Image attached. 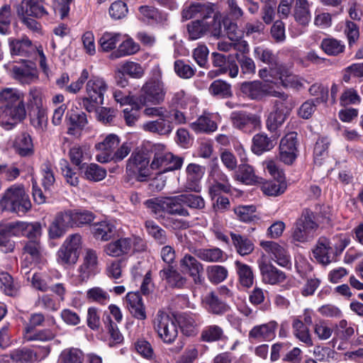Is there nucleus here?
Wrapping results in <instances>:
<instances>
[{"label": "nucleus", "mask_w": 363, "mask_h": 363, "mask_svg": "<svg viewBox=\"0 0 363 363\" xmlns=\"http://www.w3.org/2000/svg\"><path fill=\"white\" fill-rule=\"evenodd\" d=\"M31 202L23 184L9 187L0 199L1 211L25 214L31 208Z\"/></svg>", "instance_id": "1"}, {"label": "nucleus", "mask_w": 363, "mask_h": 363, "mask_svg": "<svg viewBox=\"0 0 363 363\" xmlns=\"http://www.w3.org/2000/svg\"><path fill=\"white\" fill-rule=\"evenodd\" d=\"M108 86L104 78L91 76L86 84V96L79 98L80 104L87 112H94L96 108L104 104V94Z\"/></svg>", "instance_id": "2"}, {"label": "nucleus", "mask_w": 363, "mask_h": 363, "mask_svg": "<svg viewBox=\"0 0 363 363\" xmlns=\"http://www.w3.org/2000/svg\"><path fill=\"white\" fill-rule=\"evenodd\" d=\"M318 225L313 220V213L309 209H304L296 220L291 230V238L293 242L305 243L315 236Z\"/></svg>", "instance_id": "3"}, {"label": "nucleus", "mask_w": 363, "mask_h": 363, "mask_svg": "<svg viewBox=\"0 0 363 363\" xmlns=\"http://www.w3.org/2000/svg\"><path fill=\"white\" fill-rule=\"evenodd\" d=\"M165 95L166 89L163 82L150 78L142 86L136 100L144 106L148 104L158 106L164 102Z\"/></svg>", "instance_id": "4"}, {"label": "nucleus", "mask_w": 363, "mask_h": 363, "mask_svg": "<svg viewBox=\"0 0 363 363\" xmlns=\"http://www.w3.org/2000/svg\"><path fill=\"white\" fill-rule=\"evenodd\" d=\"M147 204L148 208H150L155 215L159 216H162V213L184 217L189 216V211L183 206L179 195L167 197L157 202L148 200Z\"/></svg>", "instance_id": "5"}, {"label": "nucleus", "mask_w": 363, "mask_h": 363, "mask_svg": "<svg viewBox=\"0 0 363 363\" xmlns=\"http://www.w3.org/2000/svg\"><path fill=\"white\" fill-rule=\"evenodd\" d=\"M154 330L164 343H172L178 335L176 320L167 313L159 311L155 318Z\"/></svg>", "instance_id": "6"}, {"label": "nucleus", "mask_w": 363, "mask_h": 363, "mask_svg": "<svg viewBox=\"0 0 363 363\" xmlns=\"http://www.w3.org/2000/svg\"><path fill=\"white\" fill-rule=\"evenodd\" d=\"M126 173L138 182H145L150 177L149 160L140 151H134L126 163Z\"/></svg>", "instance_id": "7"}, {"label": "nucleus", "mask_w": 363, "mask_h": 363, "mask_svg": "<svg viewBox=\"0 0 363 363\" xmlns=\"http://www.w3.org/2000/svg\"><path fill=\"white\" fill-rule=\"evenodd\" d=\"M230 120L233 128L247 134H251L261 127L260 116L246 111H233Z\"/></svg>", "instance_id": "8"}, {"label": "nucleus", "mask_w": 363, "mask_h": 363, "mask_svg": "<svg viewBox=\"0 0 363 363\" xmlns=\"http://www.w3.org/2000/svg\"><path fill=\"white\" fill-rule=\"evenodd\" d=\"M212 64L216 70H211L208 72V77L213 79L219 75L228 74L230 77L235 78L238 75L239 69L235 60H226L224 55L218 52L211 54Z\"/></svg>", "instance_id": "9"}, {"label": "nucleus", "mask_w": 363, "mask_h": 363, "mask_svg": "<svg viewBox=\"0 0 363 363\" xmlns=\"http://www.w3.org/2000/svg\"><path fill=\"white\" fill-rule=\"evenodd\" d=\"M98 255L95 250L86 249L82 264L77 269V280L79 284L86 282L98 272Z\"/></svg>", "instance_id": "10"}, {"label": "nucleus", "mask_w": 363, "mask_h": 363, "mask_svg": "<svg viewBox=\"0 0 363 363\" xmlns=\"http://www.w3.org/2000/svg\"><path fill=\"white\" fill-rule=\"evenodd\" d=\"M72 228H74V222L72 210L58 212L49 226V237L51 239H58Z\"/></svg>", "instance_id": "11"}, {"label": "nucleus", "mask_w": 363, "mask_h": 363, "mask_svg": "<svg viewBox=\"0 0 363 363\" xmlns=\"http://www.w3.org/2000/svg\"><path fill=\"white\" fill-rule=\"evenodd\" d=\"M26 116L25 106H1L0 125L6 130H11Z\"/></svg>", "instance_id": "12"}, {"label": "nucleus", "mask_w": 363, "mask_h": 363, "mask_svg": "<svg viewBox=\"0 0 363 363\" xmlns=\"http://www.w3.org/2000/svg\"><path fill=\"white\" fill-rule=\"evenodd\" d=\"M297 133H287L280 141L279 160L286 164H291L297 157Z\"/></svg>", "instance_id": "13"}, {"label": "nucleus", "mask_w": 363, "mask_h": 363, "mask_svg": "<svg viewBox=\"0 0 363 363\" xmlns=\"http://www.w3.org/2000/svg\"><path fill=\"white\" fill-rule=\"evenodd\" d=\"M314 257L323 264H328L337 261V250L332 246L329 240L325 237L318 239L316 247L313 250Z\"/></svg>", "instance_id": "14"}, {"label": "nucleus", "mask_w": 363, "mask_h": 363, "mask_svg": "<svg viewBox=\"0 0 363 363\" xmlns=\"http://www.w3.org/2000/svg\"><path fill=\"white\" fill-rule=\"evenodd\" d=\"M206 172L204 166L196 163L189 164L185 169L186 182L184 187L186 190L199 193L201 190V179Z\"/></svg>", "instance_id": "15"}, {"label": "nucleus", "mask_w": 363, "mask_h": 363, "mask_svg": "<svg viewBox=\"0 0 363 363\" xmlns=\"http://www.w3.org/2000/svg\"><path fill=\"white\" fill-rule=\"evenodd\" d=\"M180 267L184 273L188 274L195 284H202L203 265L191 255H185L180 260Z\"/></svg>", "instance_id": "16"}, {"label": "nucleus", "mask_w": 363, "mask_h": 363, "mask_svg": "<svg viewBox=\"0 0 363 363\" xmlns=\"http://www.w3.org/2000/svg\"><path fill=\"white\" fill-rule=\"evenodd\" d=\"M296 106H282L277 104L269 113L266 120V127L270 132H275L285 122L291 111Z\"/></svg>", "instance_id": "17"}, {"label": "nucleus", "mask_w": 363, "mask_h": 363, "mask_svg": "<svg viewBox=\"0 0 363 363\" xmlns=\"http://www.w3.org/2000/svg\"><path fill=\"white\" fill-rule=\"evenodd\" d=\"M120 140L118 135L109 134L101 141L96 144V150L100 152L96 155V160L100 163L111 161L113 151L118 147Z\"/></svg>", "instance_id": "18"}, {"label": "nucleus", "mask_w": 363, "mask_h": 363, "mask_svg": "<svg viewBox=\"0 0 363 363\" xmlns=\"http://www.w3.org/2000/svg\"><path fill=\"white\" fill-rule=\"evenodd\" d=\"M169 116L164 114L155 120L148 121L142 125L143 130L159 135H169L174 130V122Z\"/></svg>", "instance_id": "19"}, {"label": "nucleus", "mask_w": 363, "mask_h": 363, "mask_svg": "<svg viewBox=\"0 0 363 363\" xmlns=\"http://www.w3.org/2000/svg\"><path fill=\"white\" fill-rule=\"evenodd\" d=\"M162 280L165 281L166 284L171 289H182L188 284V279L181 274L173 266H167L159 272Z\"/></svg>", "instance_id": "20"}, {"label": "nucleus", "mask_w": 363, "mask_h": 363, "mask_svg": "<svg viewBox=\"0 0 363 363\" xmlns=\"http://www.w3.org/2000/svg\"><path fill=\"white\" fill-rule=\"evenodd\" d=\"M261 246L269 255L270 258L281 267H287L290 264V256L284 247L272 241L261 242Z\"/></svg>", "instance_id": "21"}, {"label": "nucleus", "mask_w": 363, "mask_h": 363, "mask_svg": "<svg viewBox=\"0 0 363 363\" xmlns=\"http://www.w3.org/2000/svg\"><path fill=\"white\" fill-rule=\"evenodd\" d=\"M133 244V238H121L105 245L104 252L110 257H118L125 256L130 252Z\"/></svg>", "instance_id": "22"}, {"label": "nucleus", "mask_w": 363, "mask_h": 363, "mask_svg": "<svg viewBox=\"0 0 363 363\" xmlns=\"http://www.w3.org/2000/svg\"><path fill=\"white\" fill-rule=\"evenodd\" d=\"M38 354L28 348L13 350L9 354L0 355V363H30L38 360Z\"/></svg>", "instance_id": "23"}, {"label": "nucleus", "mask_w": 363, "mask_h": 363, "mask_svg": "<svg viewBox=\"0 0 363 363\" xmlns=\"http://www.w3.org/2000/svg\"><path fill=\"white\" fill-rule=\"evenodd\" d=\"M278 323L271 320L267 323L254 326L249 333L250 339L269 341L274 338Z\"/></svg>", "instance_id": "24"}, {"label": "nucleus", "mask_w": 363, "mask_h": 363, "mask_svg": "<svg viewBox=\"0 0 363 363\" xmlns=\"http://www.w3.org/2000/svg\"><path fill=\"white\" fill-rule=\"evenodd\" d=\"M11 72L13 78L23 84H30L38 77L37 69L32 62L29 65H13Z\"/></svg>", "instance_id": "25"}, {"label": "nucleus", "mask_w": 363, "mask_h": 363, "mask_svg": "<svg viewBox=\"0 0 363 363\" xmlns=\"http://www.w3.org/2000/svg\"><path fill=\"white\" fill-rule=\"evenodd\" d=\"M9 50L11 55L29 56L35 51V47L31 40L26 36L21 38H10L8 40Z\"/></svg>", "instance_id": "26"}, {"label": "nucleus", "mask_w": 363, "mask_h": 363, "mask_svg": "<svg viewBox=\"0 0 363 363\" xmlns=\"http://www.w3.org/2000/svg\"><path fill=\"white\" fill-rule=\"evenodd\" d=\"M16 236H24L30 240H39L42 234V226L38 222H13Z\"/></svg>", "instance_id": "27"}, {"label": "nucleus", "mask_w": 363, "mask_h": 363, "mask_svg": "<svg viewBox=\"0 0 363 363\" xmlns=\"http://www.w3.org/2000/svg\"><path fill=\"white\" fill-rule=\"evenodd\" d=\"M127 308L132 315L138 320L147 318L143 298L138 292H129L125 297Z\"/></svg>", "instance_id": "28"}, {"label": "nucleus", "mask_w": 363, "mask_h": 363, "mask_svg": "<svg viewBox=\"0 0 363 363\" xmlns=\"http://www.w3.org/2000/svg\"><path fill=\"white\" fill-rule=\"evenodd\" d=\"M259 267L264 282L269 284H277L283 282L286 276L285 274L277 269L274 266L269 263L261 262Z\"/></svg>", "instance_id": "29"}, {"label": "nucleus", "mask_w": 363, "mask_h": 363, "mask_svg": "<svg viewBox=\"0 0 363 363\" xmlns=\"http://www.w3.org/2000/svg\"><path fill=\"white\" fill-rule=\"evenodd\" d=\"M45 4V0H23L19 10L32 17L40 18L48 14Z\"/></svg>", "instance_id": "30"}, {"label": "nucleus", "mask_w": 363, "mask_h": 363, "mask_svg": "<svg viewBox=\"0 0 363 363\" xmlns=\"http://www.w3.org/2000/svg\"><path fill=\"white\" fill-rule=\"evenodd\" d=\"M241 92L252 100H260L265 96L266 84L259 81L245 82L240 86Z\"/></svg>", "instance_id": "31"}, {"label": "nucleus", "mask_w": 363, "mask_h": 363, "mask_svg": "<svg viewBox=\"0 0 363 363\" xmlns=\"http://www.w3.org/2000/svg\"><path fill=\"white\" fill-rule=\"evenodd\" d=\"M13 223L0 225V250L4 252H12L15 247L12 236H16Z\"/></svg>", "instance_id": "32"}, {"label": "nucleus", "mask_w": 363, "mask_h": 363, "mask_svg": "<svg viewBox=\"0 0 363 363\" xmlns=\"http://www.w3.org/2000/svg\"><path fill=\"white\" fill-rule=\"evenodd\" d=\"M203 303L208 312L216 315L223 314L229 310V306L221 301L213 291L204 296Z\"/></svg>", "instance_id": "33"}, {"label": "nucleus", "mask_w": 363, "mask_h": 363, "mask_svg": "<svg viewBox=\"0 0 363 363\" xmlns=\"http://www.w3.org/2000/svg\"><path fill=\"white\" fill-rule=\"evenodd\" d=\"M154 157L150 164V168L158 170L160 173L166 172L170 152L165 150L164 146L160 144L154 147Z\"/></svg>", "instance_id": "34"}, {"label": "nucleus", "mask_w": 363, "mask_h": 363, "mask_svg": "<svg viewBox=\"0 0 363 363\" xmlns=\"http://www.w3.org/2000/svg\"><path fill=\"white\" fill-rule=\"evenodd\" d=\"M276 75L280 81V84L285 88H298L303 84L298 77L293 74L282 65H279L276 69Z\"/></svg>", "instance_id": "35"}, {"label": "nucleus", "mask_w": 363, "mask_h": 363, "mask_svg": "<svg viewBox=\"0 0 363 363\" xmlns=\"http://www.w3.org/2000/svg\"><path fill=\"white\" fill-rule=\"evenodd\" d=\"M56 337V333L51 329L45 328L35 330L31 326L24 329V338L27 341H50Z\"/></svg>", "instance_id": "36"}, {"label": "nucleus", "mask_w": 363, "mask_h": 363, "mask_svg": "<svg viewBox=\"0 0 363 363\" xmlns=\"http://www.w3.org/2000/svg\"><path fill=\"white\" fill-rule=\"evenodd\" d=\"M0 105L4 106H24L22 94L13 88H4L0 90Z\"/></svg>", "instance_id": "37"}, {"label": "nucleus", "mask_w": 363, "mask_h": 363, "mask_svg": "<svg viewBox=\"0 0 363 363\" xmlns=\"http://www.w3.org/2000/svg\"><path fill=\"white\" fill-rule=\"evenodd\" d=\"M193 253L199 259L207 262H219L225 260V253L218 247L195 249Z\"/></svg>", "instance_id": "38"}, {"label": "nucleus", "mask_w": 363, "mask_h": 363, "mask_svg": "<svg viewBox=\"0 0 363 363\" xmlns=\"http://www.w3.org/2000/svg\"><path fill=\"white\" fill-rule=\"evenodd\" d=\"M235 179L245 184L253 185L259 182L253 167L247 164H241L235 174Z\"/></svg>", "instance_id": "39"}, {"label": "nucleus", "mask_w": 363, "mask_h": 363, "mask_svg": "<svg viewBox=\"0 0 363 363\" xmlns=\"http://www.w3.org/2000/svg\"><path fill=\"white\" fill-rule=\"evenodd\" d=\"M233 244L237 252L241 256L251 254L255 248L253 242L246 236L230 233Z\"/></svg>", "instance_id": "40"}, {"label": "nucleus", "mask_w": 363, "mask_h": 363, "mask_svg": "<svg viewBox=\"0 0 363 363\" xmlns=\"http://www.w3.org/2000/svg\"><path fill=\"white\" fill-rule=\"evenodd\" d=\"M115 227L108 221H101L94 223L91 227V231L96 240L107 241L112 238Z\"/></svg>", "instance_id": "41"}, {"label": "nucleus", "mask_w": 363, "mask_h": 363, "mask_svg": "<svg viewBox=\"0 0 363 363\" xmlns=\"http://www.w3.org/2000/svg\"><path fill=\"white\" fill-rule=\"evenodd\" d=\"M274 147V140L264 133H257L252 138V151L257 155L271 150Z\"/></svg>", "instance_id": "42"}, {"label": "nucleus", "mask_w": 363, "mask_h": 363, "mask_svg": "<svg viewBox=\"0 0 363 363\" xmlns=\"http://www.w3.org/2000/svg\"><path fill=\"white\" fill-rule=\"evenodd\" d=\"M254 57L259 61L268 65L271 67V70H273L272 67L276 69L279 64L277 61V57L275 55L274 52L264 46L259 45L254 48L253 50Z\"/></svg>", "instance_id": "43"}, {"label": "nucleus", "mask_w": 363, "mask_h": 363, "mask_svg": "<svg viewBox=\"0 0 363 363\" xmlns=\"http://www.w3.org/2000/svg\"><path fill=\"white\" fill-rule=\"evenodd\" d=\"M66 117L73 126L68 128V134L74 135L75 128L83 130L88 124L87 115L83 111L70 110L67 113Z\"/></svg>", "instance_id": "44"}, {"label": "nucleus", "mask_w": 363, "mask_h": 363, "mask_svg": "<svg viewBox=\"0 0 363 363\" xmlns=\"http://www.w3.org/2000/svg\"><path fill=\"white\" fill-rule=\"evenodd\" d=\"M140 50V45L132 38H128L123 41L118 49L112 52L109 56L110 59L116 60L124 56L135 54Z\"/></svg>", "instance_id": "45"}, {"label": "nucleus", "mask_w": 363, "mask_h": 363, "mask_svg": "<svg viewBox=\"0 0 363 363\" xmlns=\"http://www.w3.org/2000/svg\"><path fill=\"white\" fill-rule=\"evenodd\" d=\"M0 289L6 295L16 296L19 292L20 284L8 272H2L0 273Z\"/></svg>", "instance_id": "46"}, {"label": "nucleus", "mask_w": 363, "mask_h": 363, "mask_svg": "<svg viewBox=\"0 0 363 363\" xmlns=\"http://www.w3.org/2000/svg\"><path fill=\"white\" fill-rule=\"evenodd\" d=\"M208 92L218 99H227L233 95L231 85L221 79L213 81L208 87Z\"/></svg>", "instance_id": "47"}, {"label": "nucleus", "mask_w": 363, "mask_h": 363, "mask_svg": "<svg viewBox=\"0 0 363 363\" xmlns=\"http://www.w3.org/2000/svg\"><path fill=\"white\" fill-rule=\"evenodd\" d=\"M235 265L240 284L247 288L251 287L254 281V275L251 267L238 260L235 262Z\"/></svg>", "instance_id": "48"}, {"label": "nucleus", "mask_w": 363, "mask_h": 363, "mask_svg": "<svg viewBox=\"0 0 363 363\" xmlns=\"http://www.w3.org/2000/svg\"><path fill=\"white\" fill-rule=\"evenodd\" d=\"M286 189V184L283 179H274L263 183V193L270 196H277L282 194Z\"/></svg>", "instance_id": "49"}, {"label": "nucleus", "mask_w": 363, "mask_h": 363, "mask_svg": "<svg viewBox=\"0 0 363 363\" xmlns=\"http://www.w3.org/2000/svg\"><path fill=\"white\" fill-rule=\"evenodd\" d=\"M145 228L147 233L159 245H165L168 242L166 231L157 225L153 220H146Z\"/></svg>", "instance_id": "50"}, {"label": "nucleus", "mask_w": 363, "mask_h": 363, "mask_svg": "<svg viewBox=\"0 0 363 363\" xmlns=\"http://www.w3.org/2000/svg\"><path fill=\"white\" fill-rule=\"evenodd\" d=\"M16 152L22 157L30 156L33 154V145L28 133H22L16 141Z\"/></svg>", "instance_id": "51"}, {"label": "nucleus", "mask_w": 363, "mask_h": 363, "mask_svg": "<svg viewBox=\"0 0 363 363\" xmlns=\"http://www.w3.org/2000/svg\"><path fill=\"white\" fill-rule=\"evenodd\" d=\"M130 107L123 109V118L126 125L128 126H133L140 117V109L143 108L142 105L137 100L130 104Z\"/></svg>", "instance_id": "52"}, {"label": "nucleus", "mask_w": 363, "mask_h": 363, "mask_svg": "<svg viewBox=\"0 0 363 363\" xmlns=\"http://www.w3.org/2000/svg\"><path fill=\"white\" fill-rule=\"evenodd\" d=\"M191 128L196 133H210L217 129V124L209 116H201L191 124Z\"/></svg>", "instance_id": "53"}, {"label": "nucleus", "mask_w": 363, "mask_h": 363, "mask_svg": "<svg viewBox=\"0 0 363 363\" xmlns=\"http://www.w3.org/2000/svg\"><path fill=\"white\" fill-rule=\"evenodd\" d=\"M13 18L11 7L6 4L0 8V33L8 35L11 33V25Z\"/></svg>", "instance_id": "54"}, {"label": "nucleus", "mask_w": 363, "mask_h": 363, "mask_svg": "<svg viewBox=\"0 0 363 363\" xmlns=\"http://www.w3.org/2000/svg\"><path fill=\"white\" fill-rule=\"evenodd\" d=\"M208 279L214 284L223 281L228 275V269L221 265H211L206 268Z\"/></svg>", "instance_id": "55"}, {"label": "nucleus", "mask_w": 363, "mask_h": 363, "mask_svg": "<svg viewBox=\"0 0 363 363\" xmlns=\"http://www.w3.org/2000/svg\"><path fill=\"white\" fill-rule=\"evenodd\" d=\"M265 96H269L277 98L273 101V106H277V104H281L282 106H296V102L294 98L288 94L273 89L266 85Z\"/></svg>", "instance_id": "56"}, {"label": "nucleus", "mask_w": 363, "mask_h": 363, "mask_svg": "<svg viewBox=\"0 0 363 363\" xmlns=\"http://www.w3.org/2000/svg\"><path fill=\"white\" fill-rule=\"evenodd\" d=\"M294 17L301 24H306L311 18L309 4L307 0H294Z\"/></svg>", "instance_id": "57"}, {"label": "nucleus", "mask_w": 363, "mask_h": 363, "mask_svg": "<svg viewBox=\"0 0 363 363\" xmlns=\"http://www.w3.org/2000/svg\"><path fill=\"white\" fill-rule=\"evenodd\" d=\"M30 123L38 131H45L48 125L47 108L33 109Z\"/></svg>", "instance_id": "58"}, {"label": "nucleus", "mask_w": 363, "mask_h": 363, "mask_svg": "<svg viewBox=\"0 0 363 363\" xmlns=\"http://www.w3.org/2000/svg\"><path fill=\"white\" fill-rule=\"evenodd\" d=\"M121 38V35L118 33L105 32L99 40V44L103 51L108 52L116 48Z\"/></svg>", "instance_id": "59"}, {"label": "nucleus", "mask_w": 363, "mask_h": 363, "mask_svg": "<svg viewBox=\"0 0 363 363\" xmlns=\"http://www.w3.org/2000/svg\"><path fill=\"white\" fill-rule=\"evenodd\" d=\"M294 335L301 342L311 346L313 345L309 330L304 325L303 322L298 318H295L292 325Z\"/></svg>", "instance_id": "60"}, {"label": "nucleus", "mask_w": 363, "mask_h": 363, "mask_svg": "<svg viewBox=\"0 0 363 363\" xmlns=\"http://www.w3.org/2000/svg\"><path fill=\"white\" fill-rule=\"evenodd\" d=\"M235 57L238 61L237 64L238 67H240L242 74L251 77L255 74L256 65L251 57L245 55H236Z\"/></svg>", "instance_id": "61"}, {"label": "nucleus", "mask_w": 363, "mask_h": 363, "mask_svg": "<svg viewBox=\"0 0 363 363\" xmlns=\"http://www.w3.org/2000/svg\"><path fill=\"white\" fill-rule=\"evenodd\" d=\"M207 23L204 20L191 21L187 26L189 38L191 40H197L207 33Z\"/></svg>", "instance_id": "62"}, {"label": "nucleus", "mask_w": 363, "mask_h": 363, "mask_svg": "<svg viewBox=\"0 0 363 363\" xmlns=\"http://www.w3.org/2000/svg\"><path fill=\"white\" fill-rule=\"evenodd\" d=\"M83 360L84 354L77 348L65 349L60 356V361L62 363H82Z\"/></svg>", "instance_id": "63"}, {"label": "nucleus", "mask_w": 363, "mask_h": 363, "mask_svg": "<svg viewBox=\"0 0 363 363\" xmlns=\"http://www.w3.org/2000/svg\"><path fill=\"white\" fill-rule=\"evenodd\" d=\"M352 78L363 81V62L353 63L345 69L342 79L349 83Z\"/></svg>", "instance_id": "64"}]
</instances>
